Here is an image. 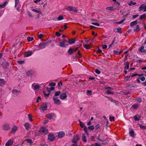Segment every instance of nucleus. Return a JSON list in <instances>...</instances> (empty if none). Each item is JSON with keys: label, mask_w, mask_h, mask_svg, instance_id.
<instances>
[{"label": "nucleus", "mask_w": 146, "mask_h": 146, "mask_svg": "<svg viewBox=\"0 0 146 146\" xmlns=\"http://www.w3.org/2000/svg\"><path fill=\"white\" fill-rule=\"evenodd\" d=\"M146 17V14L144 13L142 15L140 16V19L141 20H142L143 19Z\"/></svg>", "instance_id": "nucleus-37"}, {"label": "nucleus", "mask_w": 146, "mask_h": 146, "mask_svg": "<svg viewBox=\"0 0 146 146\" xmlns=\"http://www.w3.org/2000/svg\"><path fill=\"white\" fill-rule=\"evenodd\" d=\"M5 83L4 80L3 79L0 78V86L3 85Z\"/></svg>", "instance_id": "nucleus-32"}, {"label": "nucleus", "mask_w": 146, "mask_h": 146, "mask_svg": "<svg viewBox=\"0 0 146 146\" xmlns=\"http://www.w3.org/2000/svg\"><path fill=\"white\" fill-rule=\"evenodd\" d=\"M79 135H76L74 137L72 141V143H77L78 141L79 140Z\"/></svg>", "instance_id": "nucleus-6"}, {"label": "nucleus", "mask_w": 146, "mask_h": 146, "mask_svg": "<svg viewBox=\"0 0 146 146\" xmlns=\"http://www.w3.org/2000/svg\"><path fill=\"white\" fill-rule=\"evenodd\" d=\"M32 54V52L28 51L26 52L24 54V56L26 57H28L31 56Z\"/></svg>", "instance_id": "nucleus-20"}, {"label": "nucleus", "mask_w": 146, "mask_h": 146, "mask_svg": "<svg viewBox=\"0 0 146 146\" xmlns=\"http://www.w3.org/2000/svg\"><path fill=\"white\" fill-rule=\"evenodd\" d=\"M27 74L29 76H31L33 75L34 72L32 70L28 71L27 72Z\"/></svg>", "instance_id": "nucleus-26"}, {"label": "nucleus", "mask_w": 146, "mask_h": 146, "mask_svg": "<svg viewBox=\"0 0 146 146\" xmlns=\"http://www.w3.org/2000/svg\"><path fill=\"white\" fill-rule=\"evenodd\" d=\"M41 109L42 110H46L47 109V105L46 104H43L41 106Z\"/></svg>", "instance_id": "nucleus-24"}, {"label": "nucleus", "mask_w": 146, "mask_h": 146, "mask_svg": "<svg viewBox=\"0 0 146 146\" xmlns=\"http://www.w3.org/2000/svg\"><path fill=\"white\" fill-rule=\"evenodd\" d=\"M48 139L50 141H52L54 140L55 137L52 134H50L48 135Z\"/></svg>", "instance_id": "nucleus-11"}, {"label": "nucleus", "mask_w": 146, "mask_h": 146, "mask_svg": "<svg viewBox=\"0 0 146 146\" xmlns=\"http://www.w3.org/2000/svg\"><path fill=\"white\" fill-rule=\"evenodd\" d=\"M125 20V19L122 20H121L120 21H119V22H117L116 23L118 24H122L124 22Z\"/></svg>", "instance_id": "nucleus-54"}, {"label": "nucleus", "mask_w": 146, "mask_h": 146, "mask_svg": "<svg viewBox=\"0 0 146 146\" xmlns=\"http://www.w3.org/2000/svg\"><path fill=\"white\" fill-rule=\"evenodd\" d=\"M130 77V76H127L125 78V80L126 81H128Z\"/></svg>", "instance_id": "nucleus-56"}, {"label": "nucleus", "mask_w": 146, "mask_h": 146, "mask_svg": "<svg viewBox=\"0 0 146 146\" xmlns=\"http://www.w3.org/2000/svg\"><path fill=\"white\" fill-rule=\"evenodd\" d=\"M137 3L136 2H133V1H131L128 4V5L129 6H131L132 5H135Z\"/></svg>", "instance_id": "nucleus-43"}, {"label": "nucleus", "mask_w": 146, "mask_h": 146, "mask_svg": "<svg viewBox=\"0 0 146 146\" xmlns=\"http://www.w3.org/2000/svg\"><path fill=\"white\" fill-rule=\"evenodd\" d=\"M65 133L63 131H61L58 133V136L59 138H62L64 136Z\"/></svg>", "instance_id": "nucleus-9"}, {"label": "nucleus", "mask_w": 146, "mask_h": 146, "mask_svg": "<svg viewBox=\"0 0 146 146\" xmlns=\"http://www.w3.org/2000/svg\"><path fill=\"white\" fill-rule=\"evenodd\" d=\"M13 143V140L10 139L5 144V146H11Z\"/></svg>", "instance_id": "nucleus-16"}, {"label": "nucleus", "mask_w": 146, "mask_h": 146, "mask_svg": "<svg viewBox=\"0 0 146 146\" xmlns=\"http://www.w3.org/2000/svg\"><path fill=\"white\" fill-rule=\"evenodd\" d=\"M139 11H141L145 10L144 4H142L139 7Z\"/></svg>", "instance_id": "nucleus-21"}, {"label": "nucleus", "mask_w": 146, "mask_h": 146, "mask_svg": "<svg viewBox=\"0 0 146 146\" xmlns=\"http://www.w3.org/2000/svg\"><path fill=\"white\" fill-rule=\"evenodd\" d=\"M10 129L9 125L7 124H5L3 126V129L5 130H8Z\"/></svg>", "instance_id": "nucleus-22"}, {"label": "nucleus", "mask_w": 146, "mask_h": 146, "mask_svg": "<svg viewBox=\"0 0 146 146\" xmlns=\"http://www.w3.org/2000/svg\"><path fill=\"white\" fill-rule=\"evenodd\" d=\"M92 91L90 90H88L87 92V94L89 96H90L92 94Z\"/></svg>", "instance_id": "nucleus-57"}, {"label": "nucleus", "mask_w": 146, "mask_h": 146, "mask_svg": "<svg viewBox=\"0 0 146 146\" xmlns=\"http://www.w3.org/2000/svg\"><path fill=\"white\" fill-rule=\"evenodd\" d=\"M141 116L139 115L136 114L133 117V119L135 121H139L140 119Z\"/></svg>", "instance_id": "nucleus-19"}, {"label": "nucleus", "mask_w": 146, "mask_h": 146, "mask_svg": "<svg viewBox=\"0 0 146 146\" xmlns=\"http://www.w3.org/2000/svg\"><path fill=\"white\" fill-rule=\"evenodd\" d=\"M76 57L77 58H81L82 57L80 52L79 50H78V52L77 54L76 55Z\"/></svg>", "instance_id": "nucleus-38"}, {"label": "nucleus", "mask_w": 146, "mask_h": 146, "mask_svg": "<svg viewBox=\"0 0 146 146\" xmlns=\"http://www.w3.org/2000/svg\"><path fill=\"white\" fill-rule=\"evenodd\" d=\"M137 23V21L136 20L135 21H132L131 22L130 24V26L132 27H133L135 25H136Z\"/></svg>", "instance_id": "nucleus-27"}, {"label": "nucleus", "mask_w": 146, "mask_h": 146, "mask_svg": "<svg viewBox=\"0 0 146 146\" xmlns=\"http://www.w3.org/2000/svg\"><path fill=\"white\" fill-rule=\"evenodd\" d=\"M113 52L116 55H118L120 54L119 52H118L116 50H114L113 51Z\"/></svg>", "instance_id": "nucleus-60"}, {"label": "nucleus", "mask_w": 146, "mask_h": 146, "mask_svg": "<svg viewBox=\"0 0 146 146\" xmlns=\"http://www.w3.org/2000/svg\"><path fill=\"white\" fill-rule=\"evenodd\" d=\"M95 72L97 74H100L101 73V72L99 70L96 69L95 70Z\"/></svg>", "instance_id": "nucleus-58"}, {"label": "nucleus", "mask_w": 146, "mask_h": 146, "mask_svg": "<svg viewBox=\"0 0 146 146\" xmlns=\"http://www.w3.org/2000/svg\"><path fill=\"white\" fill-rule=\"evenodd\" d=\"M43 94L44 95V96L45 98H47L48 97L49 95L50 94V93H48V94H46L45 92H43Z\"/></svg>", "instance_id": "nucleus-50"}, {"label": "nucleus", "mask_w": 146, "mask_h": 146, "mask_svg": "<svg viewBox=\"0 0 146 146\" xmlns=\"http://www.w3.org/2000/svg\"><path fill=\"white\" fill-rule=\"evenodd\" d=\"M53 98L55 104L59 105L61 103L60 100L57 97L53 96Z\"/></svg>", "instance_id": "nucleus-5"}, {"label": "nucleus", "mask_w": 146, "mask_h": 146, "mask_svg": "<svg viewBox=\"0 0 146 146\" xmlns=\"http://www.w3.org/2000/svg\"><path fill=\"white\" fill-rule=\"evenodd\" d=\"M134 131L132 129L131 130L129 131V134L131 137H134Z\"/></svg>", "instance_id": "nucleus-33"}, {"label": "nucleus", "mask_w": 146, "mask_h": 146, "mask_svg": "<svg viewBox=\"0 0 146 146\" xmlns=\"http://www.w3.org/2000/svg\"><path fill=\"white\" fill-rule=\"evenodd\" d=\"M55 115L54 113H50L46 115V117L47 118L51 119L54 116H55Z\"/></svg>", "instance_id": "nucleus-10"}, {"label": "nucleus", "mask_w": 146, "mask_h": 146, "mask_svg": "<svg viewBox=\"0 0 146 146\" xmlns=\"http://www.w3.org/2000/svg\"><path fill=\"white\" fill-rule=\"evenodd\" d=\"M66 8L68 11H71L75 13H77L78 11V10L75 7L71 6H68Z\"/></svg>", "instance_id": "nucleus-3"}, {"label": "nucleus", "mask_w": 146, "mask_h": 146, "mask_svg": "<svg viewBox=\"0 0 146 146\" xmlns=\"http://www.w3.org/2000/svg\"><path fill=\"white\" fill-rule=\"evenodd\" d=\"M106 92L108 95L113 94V92L109 91V90H107Z\"/></svg>", "instance_id": "nucleus-47"}, {"label": "nucleus", "mask_w": 146, "mask_h": 146, "mask_svg": "<svg viewBox=\"0 0 146 146\" xmlns=\"http://www.w3.org/2000/svg\"><path fill=\"white\" fill-rule=\"evenodd\" d=\"M27 141L28 143H29V144L30 145H32L33 143V142L32 141L31 139H25L24 141Z\"/></svg>", "instance_id": "nucleus-29"}, {"label": "nucleus", "mask_w": 146, "mask_h": 146, "mask_svg": "<svg viewBox=\"0 0 146 146\" xmlns=\"http://www.w3.org/2000/svg\"><path fill=\"white\" fill-rule=\"evenodd\" d=\"M88 129L90 131L94 130L95 128L94 126V125L89 126L88 127Z\"/></svg>", "instance_id": "nucleus-41"}, {"label": "nucleus", "mask_w": 146, "mask_h": 146, "mask_svg": "<svg viewBox=\"0 0 146 146\" xmlns=\"http://www.w3.org/2000/svg\"><path fill=\"white\" fill-rule=\"evenodd\" d=\"M139 106V105L138 104H134L132 106V107L134 109H136L138 108Z\"/></svg>", "instance_id": "nucleus-35"}, {"label": "nucleus", "mask_w": 146, "mask_h": 146, "mask_svg": "<svg viewBox=\"0 0 146 146\" xmlns=\"http://www.w3.org/2000/svg\"><path fill=\"white\" fill-rule=\"evenodd\" d=\"M109 118H110V121H114V120L115 117L113 116V117L110 116V117Z\"/></svg>", "instance_id": "nucleus-59"}, {"label": "nucleus", "mask_w": 146, "mask_h": 146, "mask_svg": "<svg viewBox=\"0 0 146 146\" xmlns=\"http://www.w3.org/2000/svg\"><path fill=\"white\" fill-rule=\"evenodd\" d=\"M75 42V40L74 38H72L71 39H70L68 41V43L69 44L72 45Z\"/></svg>", "instance_id": "nucleus-17"}, {"label": "nucleus", "mask_w": 146, "mask_h": 146, "mask_svg": "<svg viewBox=\"0 0 146 146\" xmlns=\"http://www.w3.org/2000/svg\"><path fill=\"white\" fill-rule=\"evenodd\" d=\"M20 92V91L17 90L16 89H13L12 91V93L17 96H18Z\"/></svg>", "instance_id": "nucleus-14"}, {"label": "nucleus", "mask_w": 146, "mask_h": 146, "mask_svg": "<svg viewBox=\"0 0 146 146\" xmlns=\"http://www.w3.org/2000/svg\"><path fill=\"white\" fill-rule=\"evenodd\" d=\"M100 134H98V136L96 137V139L98 141H99L100 142H104L107 140V138L104 139H100Z\"/></svg>", "instance_id": "nucleus-18"}, {"label": "nucleus", "mask_w": 146, "mask_h": 146, "mask_svg": "<svg viewBox=\"0 0 146 146\" xmlns=\"http://www.w3.org/2000/svg\"><path fill=\"white\" fill-rule=\"evenodd\" d=\"M48 42H46L45 43L41 42L38 45V47L40 48L39 49H38V50L40 49H42L45 48L46 45L48 44Z\"/></svg>", "instance_id": "nucleus-2"}, {"label": "nucleus", "mask_w": 146, "mask_h": 146, "mask_svg": "<svg viewBox=\"0 0 146 146\" xmlns=\"http://www.w3.org/2000/svg\"><path fill=\"white\" fill-rule=\"evenodd\" d=\"M61 41L60 42L59 46L60 47L66 48L68 46L67 44L68 41L65 39H63L61 40Z\"/></svg>", "instance_id": "nucleus-1"}, {"label": "nucleus", "mask_w": 146, "mask_h": 146, "mask_svg": "<svg viewBox=\"0 0 146 146\" xmlns=\"http://www.w3.org/2000/svg\"><path fill=\"white\" fill-rule=\"evenodd\" d=\"M32 11L33 12L38 13L39 14H40L41 13V11L35 9H32Z\"/></svg>", "instance_id": "nucleus-49"}, {"label": "nucleus", "mask_w": 146, "mask_h": 146, "mask_svg": "<svg viewBox=\"0 0 146 146\" xmlns=\"http://www.w3.org/2000/svg\"><path fill=\"white\" fill-rule=\"evenodd\" d=\"M84 47L86 49H88L90 48V46L89 45H85Z\"/></svg>", "instance_id": "nucleus-64"}, {"label": "nucleus", "mask_w": 146, "mask_h": 146, "mask_svg": "<svg viewBox=\"0 0 146 146\" xmlns=\"http://www.w3.org/2000/svg\"><path fill=\"white\" fill-rule=\"evenodd\" d=\"M87 130H88L87 128L86 127H84V131L86 133V135H88Z\"/></svg>", "instance_id": "nucleus-53"}, {"label": "nucleus", "mask_w": 146, "mask_h": 146, "mask_svg": "<svg viewBox=\"0 0 146 146\" xmlns=\"http://www.w3.org/2000/svg\"><path fill=\"white\" fill-rule=\"evenodd\" d=\"M125 67L124 69H128L129 67V63L128 62H127L125 64Z\"/></svg>", "instance_id": "nucleus-31"}, {"label": "nucleus", "mask_w": 146, "mask_h": 146, "mask_svg": "<svg viewBox=\"0 0 146 146\" xmlns=\"http://www.w3.org/2000/svg\"><path fill=\"white\" fill-rule=\"evenodd\" d=\"M61 94L60 92L59 91H57L54 93V95L55 97H56L58 96Z\"/></svg>", "instance_id": "nucleus-39"}, {"label": "nucleus", "mask_w": 146, "mask_h": 146, "mask_svg": "<svg viewBox=\"0 0 146 146\" xmlns=\"http://www.w3.org/2000/svg\"><path fill=\"white\" fill-rule=\"evenodd\" d=\"M122 92L123 93V95H127L131 93V92L127 91H123Z\"/></svg>", "instance_id": "nucleus-42"}, {"label": "nucleus", "mask_w": 146, "mask_h": 146, "mask_svg": "<svg viewBox=\"0 0 146 146\" xmlns=\"http://www.w3.org/2000/svg\"><path fill=\"white\" fill-rule=\"evenodd\" d=\"M40 132H42L45 135L47 134L48 132V129L46 128L43 127L40 128Z\"/></svg>", "instance_id": "nucleus-4"}, {"label": "nucleus", "mask_w": 146, "mask_h": 146, "mask_svg": "<svg viewBox=\"0 0 146 146\" xmlns=\"http://www.w3.org/2000/svg\"><path fill=\"white\" fill-rule=\"evenodd\" d=\"M114 31L115 32H118L119 33L121 34L122 33V31H121V28H116L115 29Z\"/></svg>", "instance_id": "nucleus-28"}, {"label": "nucleus", "mask_w": 146, "mask_h": 146, "mask_svg": "<svg viewBox=\"0 0 146 146\" xmlns=\"http://www.w3.org/2000/svg\"><path fill=\"white\" fill-rule=\"evenodd\" d=\"M139 78L142 81H145V76H143L142 77H140Z\"/></svg>", "instance_id": "nucleus-63"}, {"label": "nucleus", "mask_w": 146, "mask_h": 146, "mask_svg": "<svg viewBox=\"0 0 146 146\" xmlns=\"http://www.w3.org/2000/svg\"><path fill=\"white\" fill-rule=\"evenodd\" d=\"M4 65H5V68H7V67H8L9 66V64L8 62H6L5 63H4Z\"/></svg>", "instance_id": "nucleus-52"}, {"label": "nucleus", "mask_w": 146, "mask_h": 146, "mask_svg": "<svg viewBox=\"0 0 146 146\" xmlns=\"http://www.w3.org/2000/svg\"><path fill=\"white\" fill-rule=\"evenodd\" d=\"M17 62L19 64H22L25 63V62L23 60L22 61H18Z\"/></svg>", "instance_id": "nucleus-62"}, {"label": "nucleus", "mask_w": 146, "mask_h": 146, "mask_svg": "<svg viewBox=\"0 0 146 146\" xmlns=\"http://www.w3.org/2000/svg\"><path fill=\"white\" fill-rule=\"evenodd\" d=\"M140 128V129L143 130L146 129V126H143L142 125H139Z\"/></svg>", "instance_id": "nucleus-44"}, {"label": "nucleus", "mask_w": 146, "mask_h": 146, "mask_svg": "<svg viewBox=\"0 0 146 146\" xmlns=\"http://www.w3.org/2000/svg\"><path fill=\"white\" fill-rule=\"evenodd\" d=\"M79 121L80 123V127L82 128H84V127H85L84 124V123H83L81 121L79 120Z\"/></svg>", "instance_id": "nucleus-36"}, {"label": "nucleus", "mask_w": 146, "mask_h": 146, "mask_svg": "<svg viewBox=\"0 0 146 146\" xmlns=\"http://www.w3.org/2000/svg\"><path fill=\"white\" fill-rule=\"evenodd\" d=\"M136 100L138 103H140L142 101V99L140 97H138L136 99Z\"/></svg>", "instance_id": "nucleus-40"}, {"label": "nucleus", "mask_w": 146, "mask_h": 146, "mask_svg": "<svg viewBox=\"0 0 146 146\" xmlns=\"http://www.w3.org/2000/svg\"><path fill=\"white\" fill-rule=\"evenodd\" d=\"M63 19V17L62 15H60L57 18V19L58 21H60Z\"/></svg>", "instance_id": "nucleus-46"}, {"label": "nucleus", "mask_w": 146, "mask_h": 146, "mask_svg": "<svg viewBox=\"0 0 146 146\" xmlns=\"http://www.w3.org/2000/svg\"><path fill=\"white\" fill-rule=\"evenodd\" d=\"M141 30V28L139 25H137L135 29H134V31L135 32H138Z\"/></svg>", "instance_id": "nucleus-30"}, {"label": "nucleus", "mask_w": 146, "mask_h": 146, "mask_svg": "<svg viewBox=\"0 0 146 146\" xmlns=\"http://www.w3.org/2000/svg\"><path fill=\"white\" fill-rule=\"evenodd\" d=\"M24 126L25 127L26 129L28 131L31 128V124L29 123H26L24 124Z\"/></svg>", "instance_id": "nucleus-12"}, {"label": "nucleus", "mask_w": 146, "mask_h": 146, "mask_svg": "<svg viewBox=\"0 0 146 146\" xmlns=\"http://www.w3.org/2000/svg\"><path fill=\"white\" fill-rule=\"evenodd\" d=\"M17 129V128L16 126H14L12 129L11 131L12 132H15Z\"/></svg>", "instance_id": "nucleus-34"}, {"label": "nucleus", "mask_w": 146, "mask_h": 146, "mask_svg": "<svg viewBox=\"0 0 146 146\" xmlns=\"http://www.w3.org/2000/svg\"><path fill=\"white\" fill-rule=\"evenodd\" d=\"M109 100L111 101V102L113 103L115 105L118 106H119V102L116 100H113V99L111 98H110Z\"/></svg>", "instance_id": "nucleus-8"}, {"label": "nucleus", "mask_w": 146, "mask_h": 146, "mask_svg": "<svg viewBox=\"0 0 146 146\" xmlns=\"http://www.w3.org/2000/svg\"><path fill=\"white\" fill-rule=\"evenodd\" d=\"M31 87L34 90H35L38 89L40 87L39 84H36L35 83H33L32 84Z\"/></svg>", "instance_id": "nucleus-7"}, {"label": "nucleus", "mask_w": 146, "mask_h": 146, "mask_svg": "<svg viewBox=\"0 0 146 146\" xmlns=\"http://www.w3.org/2000/svg\"><path fill=\"white\" fill-rule=\"evenodd\" d=\"M106 89H107V90H109V91H111L113 90V88L109 86L107 87Z\"/></svg>", "instance_id": "nucleus-55"}, {"label": "nucleus", "mask_w": 146, "mask_h": 146, "mask_svg": "<svg viewBox=\"0 0 146 146\" xmlns=\"http://www.w3.org/2000/svg\"><path fill=\"white\" fill-rule=\"evenodd\" d=\"M100 125L99 124H98L96 125L95 126V128L96 130H97L98 129L100 128Z\"/></svg>", "instance_id": "nucleus-51"}, {"label": "nucleus", "mask_w": 146, "mask_h": 146, "mask_svg": "<svg viewBox=\"0 0 146 146\" xmlns=\"http://www.w3.org/2000/svg\"><path fill=\"white\" fill-rule=\"evenodd\" d=\"M29 121H33V119L31 115L29 114L28 115Z\"/></svg>", "instance_id": "nucleus-48"}, {"label": "nucleus", "mask_w": 146, "mask_h": 146, "mask_svg": "<svg viewBox=\"0 0 146 146\" xmlns=\"http://www.w3.org/2000/svg\"><path fill=\"white\" fill-rule=\"evenodd\" d=\"M82 140L84 142H86L87 141L86 137V134L84 133L82 134Z\"/></svg>", "instance_id": "nucleus-23"}, {"label": "nucleus", "mask_w": 146, "mask_h": 146, "mask_svg": "<svg viewBox=\"0 0 146 146\" xmlns=\"http://www.w3.org/2000/svg\"><path fill=\"white\" fill-rule=\"evenodd\" d=\"M34 39V38L33 37H30L28 36L27 37V40L28 41H32Z\"/></svg>", "instance_id": "nucleus-45"}, {"label": "nucleus", "mask_w": 146, "mask_h": 146, "mask_svg": "<svg viewBox=\"0 0 146 146\" xmlns=\"http://www.w3.org/2000/svg\"><path fill=\"white\" fill-rule=\"evenodd\" d=\"M19 0H15V7H16L18 4Z\"/></svg>", "instance_id": "nucleus-61"}, {"label": "nucleus", "mask_w": 146, "mask_h": 146, "mask_svg": "<svg viewBox=\"0 0 146 146\" xmlns=\"http://www.w3.org/2000/svg\"><path fill=\"white\" fill-rule=\"evenodd\" d=\"M75 52H76V50L72 48H70L68 51V53L70 54H72Z\"/></svg>", "instance_id": "nucleus-15"}, {"label": "nucleus", "mask_w": 146, "mask_h": 146, "mask_svg": "<svg viewBox=\"0 0 146 146\" xmlns=\"http://www.w3.org/2000/svg\"><path fill=\"white\" fill-rule=\"evenodd\" d=\"M67 97V96L66 94L63 93L60 95V98L62 100H64Z\"/></svg>", "instance_id": "nucleus-13"}, {"label": "nucleus", "mask_w": 146, "mask_h": 146, "mask_svg": "<svg viewBox=\"0 0 146 146\" xmlns=\"http://www.w3.org/2000/svg\"><path fill=\"white\" fill-rule=\"evenodd\" d=\"M144 46H142L140 48L139 51L141 53H146V50L144 49Z\"/></svg>", "instance_id": "nucleus-25"}]
</instances>
